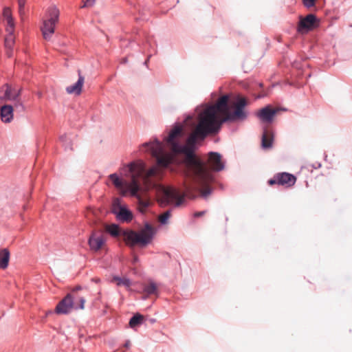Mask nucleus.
<instances>
[{"label": "nucleus", "mask_w": 352, "mask_h": 352, "mask_svg": "<svg viewBox=\"0 0 352 352\" xmlns=\"http://www.w3.org/2000/svg\"><path fill=\"white\" fill-rule=\"evenodd\" d=\"M273 138L272 133L267 129H265L262 135V147L263 148H269L272 147Z\"/></svg>", "instance_id": "a211bd4d"}, {"label": "nucleus", "mask_w": 352, "mask_h": 352, "mask_svg": "<svg viewBox=\"0 0 352 352\" xmlns=\"http://www.w3.org/2000/svg\"><path fill=\"white\" fill-rule=\"evenodd\" d=\"M305 7L309 9L316 5V0H302Z\"/></svg>", "instance_id": "c756f323"}, {"label": "nucleus", "mask_w": 352, "mask_h": 352, "mask_svg": "<svg viewBox=\"0 0 352 352\" xmlns=\"http://www.w3.org/2000/svg\"><path fill=\"white\" fill-rule=\"evenodd\" d=\"M296 177L288 173H278L274 175L273 178L268 180L267 183L270 186L278 184L287 188L291 187L295 184Z\"/></svg>", "instance_id": "1a4fd4ad"}, {"label": "nucleus", "mask_w": 352, "mask_h": 352, "mask_svg": "<svg viewBox=\"0 0 352 352\" xmlns=\"http://www.w3.org/2000/svg\"><path fill=\"white\" fill-rule=\"evenodd\" d=\"M10 252L7 249L0 250V268L6 269L9 263Z\"/></svg>", "instance_id": "6ab92c4d"}, {"label": "nucleus", "mask_w": 352, "mask_h": 352, "mask_svg": "<svg viewBox=\"0 0 352 352\" xmlns=\"http://www.w3.org/2000/svg\"><path fill=\"white\" fill-rule=\"evenodd\" d=\"M144 316L141 314H137L134 315L129 321V326L131 328H135L136 326L140 325L142 323Z\"/></svg>", "instance_id": "412c9836"}, {"label": "nucleus", "mask_w": 352, "mask_h": 352, "mask_svg": "<svg viewBox=\"0 0 352 352\" xmlns=\"http://www.w3.org/2000/svg\"><path fill=\"white\" fill-rule=\"evenodd\" d=\"M170 216H171L170 211L167 210L159 216V218H158L159 221L162 224H165L167 223V221Z\"/></svg>", "instance_id": "bb28decb"}, {"label": "nucleus", "mask_w": 352, "mask_h": 352, "mask_svg": "<svg viewBox=\"0 0 352 352\" xmlns=\"http://www.w3.org/2000/svg\"><path fill=\"white\" fill-rule=\"evenodd\" d=\"M49 19L43 21V25L41 28L43 38L48 40L54 32V28L58 21L59 10L56 8L49 9Z\"/></svg>", "instance_id": "6e6552de"}, {"label": "nucleus", "mask_w": 352, "mask_h": 352, "mask_svg": "<svg viewBox=\"0 0 352 352\" xmlns=\"http://www.w3.org/2000/svg\"><path fill=\"white\" fill-rule=\"evenodd\" d=\"M84 84V78L79 76L78 81L73 85L68 86L66 91L69 94L78 96L81 93L82 87Z\"/></svg>", "instance_id": "dca6fc26"}, {"label": "nucleus", "mask_w": 352, "mask_h": 352, "mask_svg": "<svg viewBox=\"0 0 352 352\" xmlns=\"http://www.w3.org/2000/svg\"><path fill=\"white\" fill-rule=\"evenodd\" d=\"M92 281H94V282H95V283H99V282H100V279H99V278H93V279H92Z\"/></svg>", "instance_id": "72a5a7b5"}, {"label": "nucleus", "mask_w": 352, "mask_h": 352, "mask_svg": "<svg viewBox=\"0 0 352 352\" xmlns=\"http://www.w3.org/2000/svg\"><path fill=\"white\" fill-rule=\"evenodd\" d=\"M8 56H11V54L8 52Z\"/></svg>", "instance_id": "e433bc0d"}, {"label": "nucleus", "mask_w": 352, "mask_h": 352, "mask_svg": "<svg viewBox=\"0 0 352 352\" xmlns=\"http://www.w3.org/2000/svg\"><path fill=\"white\" fill-rule=\"evenodd\" d=\"M21 94V89H16L6 84L0 89V104L6 101H14L16 109L21 108L22 111H24L25 107L20 98Z\"/></svg>", "instance_id": "423d86ee"}, {"label": "nucleus", "mask_w": 352, "mask_h": 352, "mask_svg": "<svg viewBox=\"0 0 352 352\" xmlns=\"http://www.w3.org/2000/svg\"><path fill=\"white\" fill-rule=\"evenodd\" d=\"M129 177L130 182H127L120 178L117 174L113 173L109 175V179L113 185L121 191L124 195L129 192L131 195L137 194L138 183L142 181L146 188L152 186L150 177L157 175L159 173V168L153 166L148 170H146V166L142 161L134 162L128 165Z\"/></svg>", "instance_id": "7ed1b4c3"}, {"label": "nucleus", "mask_w": 352, "mask_h": 352, "mask_svg": "<svg viewBox=\"0 0 352 352\" xmlns=\"http://www.w3.org/2000/svg\"><path fill=\"white\" fill-rule=\"evenodd\" d=\"M246 104L245 98H239L238 102L234 104L235 110L232 113L229 110L228 96H223L216 104L208 106L205 109L219 131L222 124L228 120L244 119L246 115L243 108Z\"/></svg>", "instance_id": "20e7f679"}, {"label": "nucleus", "mask_w": 352, "mask_h": 352, "mask_svg": "<svg viewBox=\"0 0 352 352\" xmlns=\"http://www.w3.org/2000/svg\"><path fill=\"white\" fill-rule=\"evenodd\" d=\"M205 168L210 173L211 179L206 182L197 180L192 175H186L189 183L186 184L185 193L181 194L179 191L173 187L159 186L157 188V201L161 206H166L169 204L179 206L185 196L190 198L195 197L198 193L201 197L207 199L212 193L211 184L213 182L212 171H220L223 169L224 164L221 160V155L217 152H210L206 162L201 160Z\"/></svg>", "instance_id": "f03ea898"}, {"label": "nucleus", "mask_w": 352, "mask_h": 352, "mask_svg": "<svg viewBox=\"0 0 352 352\" xmlns=\"http://www.w3.org/2000/svg\"><path fill=\"white\" fill-rule=\"evenodd\" d=\"M1 120L6 123H9L13 119V107L9 104L3 105L1 107Z\"/></svg>", "instance_id": "2eb2a0df"}, {"label": "nucleus", "mask_w": 352, "mask_h": 352, "mask_svg": "<svg viewBox=\"0 0 352 352\" xmlns=\"http://www.w3.org/2000/svg\"><path fill=\"white\" fill-rule=\"evenodd\" d=\"M73 308H75V303L70 300V296H66L60 300L56 307L55 312L58 314H67Z\"/></svg>", "instance_id": "f8f14e48"}, {"label": "nucleus", "mask_w": 352, "mask_h": 352, "mask_svg": "<svg viewBox=\"0 0 352 352\" xmlns=\"http://www.w3.org/2000/svg\"><path fill=\"white\" fill-rule=\"evenodd\" d=\"M206 213V210L201 211V212H196L194 213V217H201V216L204 215Z\"/></svg>", "instance_id": "7c9ffc66"}, {"label": "nucleus", "mask_w": 352, "mask_h": 352, "mask_svg": "<svg viewBox=\"0 0 352 352\" xmlns=\"http://www.w3.org/2000/svg\"><path fill=\"white\" fill-rule=\"evenodd\" d=\"M155 166H157L159 168V173L157 175L152 176L150 177V181L152 182V186L148 188H146L144 184L142 182L143 187L142 188L140 186V181L138 183L137 194L135 195H132L133 197H135L137 198L138 208L142 213L146 212V209L151 204L150 199L144 194L147 190H148L149 189L155 186V182L153 181V178L160 177L162 173V168L158 166V165H156Z\"/></svg>", "instance_id": "0eeeda50"}, {"label": "nucleus", "mask_w": 352, "mask_h": 352, "mask_svg": "<svg viewBox=\"0 0 352 352\" xmlns=\"http://www.w3.org/2000/svg\"><path fill=\"white\" fill-rule=\"evenodd\" d=\"M130 344H131L130 341H126V343L124 344V346L126 348H128V347H129Z\"/></svg>", "instance_id": "473e14b6"}, {"label": "nucleus", "mask_w": 352, "mask_h": 352, "mask_svg": "<svg viewBox=\"0 0 352 352\" xmlns=\"http://www.w3.org/2000/svg\"><path fill=\"white\" fill-rule=\"evenodd\" d=\"M60 142L65 146V149H72V141L68 136L65 135L60 136Z\"/></svg>", "instance_id": "a878e982"}, {"label": "nucleus", "mask_w": 352, "mask_h": 352, "mask_svg": "<svg viewBox=\"0 0 352 352\" xmlns=\"http://www.w3.org/2000/svg\"><path fill=\"white\" fill-rule=\"evenodd\" d=\"M107 231L113 236H118L121 234L120 228L115 224L107 226Z\"/></svg>", "instance_id": "b1692460"}, {"label": "nucleus", "mask_w": 352, "mask_h": 352, "mask_svg": "<svg viewBox=\"0 0 352 352\" xmlns=\"http://www.w3.org/2000/svg\"><path fill=\"white\" fill-rule=\"evenodd\" d=\"M219 131L204 109L199 115V122L184 144L185 131L182 125H175L165 139V144L155 140L141 146V151L149 152L156 159L157 165L162 168H166L173 160L174 155L184 154L186 175H192L201 182L211 179L210 173L205 168L201 160L194 153V147L197 139L204 140L208 134Z\"/></svg>", "instance_id": "f257e3e1"}, {"label": "nucleus", "mask_w": 352, "mask_h": 352, "mask_svg": "<svg viewBox=\"0 0 352 352\" xmlns=\"http://www.w3.org/2000/svg\"><path fill=\"white\" fill-rule=\"evenodd\" d=\"M3 14L7 23L6 32H13L14 30V23L12 17L11 10L9 8H5Z\"/></svg>", "instance_id": "f3484780"}, {"label": "nucleus", "mask_w": 352, "mask_h": 352, "mask_svg": "<svg viewBox=\"0 0 352 352\" xmlns=\"http://www.w3.org/2000/svg\"><path fill=\"white\" fill-rule=\"evenodd\" d=\"M143 291L147 295L155 294L157 291V287L155 283L150 282L148 284L144 286Z\"/></svg>", "instance_id": "4be33fe9"}, {"label": "nucleus", "mask_w": 352, "mask_h": 352, "mask_svg": "<svg viewBox=\"0 0 352 352\" xmlns=\"http://www.w3.org/2000/svg\"><path fill=\"white\" fill-rule=\"evenodd\" d=\"M8 35L5 38V46L7 49H11L14 43L13 32H8Z\"/></svg>", "instance_id": "393cba45"}, {"label": "nucleus", "mask_w": 352, "mask_h": 352, "mask_svg": "<svg viewBox=\"0 0 352 352\" xmlns=\"http://www.w3.org/2000/svg\"><path fill=\"white\" fill-rule=\"evenodd\" d=\"M277 111L278 109H272L270 106H267L261 109L256 115L261 121L264 122H271Z\"/></svg>", "instance_id": "ddd939ff"}, {"label": "nucleus", "mask_w": 352, "mask_h": 352, "mask_svg": "<svg viewBox=\"0 0 352 352\" xmlns=\"http://www.w3.org/2000/svg\"><path fill=\"white\" fill-rule=\"evenodd\" d=\"M26 0H18L19 4V12L20 15L24 14L25 13V4Z\"/></svg>", "instance_id": "c85d7f7f"}, {"label": "nucleus", "mask_w": 352, "mask_h": 352, "mask_svg": "<svg viewBox=\"0 0 352 352\" xmlns=\"http://www.w3.org/2000/svg\"><path fill=\"white\" fill-rule=\"evenodd\" d=\"M96 0H89V6L93 5L95 3Z\"/></svg>", "instance_id": "f704fd0d"}, {"label": "nucleus", "mask_w": 352, "mask_h": 352, "mask_svg": "<svg viewBox=\"0 0 352 352\" xmlns=\"http://www.w3.org/2000/svg\"><path fill=\"white\" fill-rule=\"evenodd\" d=\"M86 292V288L82 289L80 286H76L67 294L70 296V300L75 303V309H85Z\"/></svg>", "instance_id": "9d476101"}, {"label": "nucleus", "mask_w": 352, "mask_h": 352, "mask_svg": "<svg viewBox=\"0 0 352 352\" xmlns=\"http://www.w3.org/2000/svg\"><path fill=\"white\" fill-rule=\"evenodd\" d=\"M124 208V207H123L122 206V200H121V199H120L118 197H116V198H114L113 199V201H112V212L114 214H116L118 212V211H120V210H122Z\"/></svg>", "instance_id": "5701e85b"}, {"label": "nucleus", "mask_w": 352, "mask_h": 352, "mask_svg": "<svg viewBox=\"0 0 352 352\" xmlns=\"http://www.w3.org/2000/svg\"><path fill=\"white\" fill-rule=\"evenodd\" d=\"M316 23V17L313 14H309L305 17L300 16L297 32L301 34H306L314 28Z\"/></svg>", "instance_id": "9b49d317"}, {"label": "nucleus", "mask_w": 352, "mask_h": 352, "mask_svg": "<svg viewBox=\"0 0 352 352\" xmlns=\"http://www.w3.org/2000/svg\"><path fill=\"white\" fill-rule=\"evenodd\" d=\"M114 280L117 282V284L118 285H123L128 287H130V285H131V281L128 278H121L116 277L114 278Z\"/></svg>", "instance_id": "cd10ccee"}, {"label": "nucleus", "mask_w": 352, "mask_h": 352, "mask_svg": "<svg viewBox=\"0 0 352 352\" xmlns=\"http://www.w3.org/2000/svg\"><path fill=\"white\" fill-rule=\"evenodd\" d=\"M117 218L122 221L129 222L132 220L133 214L126 208H122L116 214Z\"/></svg>", "instance_id": "aec40b11"}, {"label": "nucleus", "mask_w": 352, "mask_h": 352, "mask_svg": "<svg viewBox=\"0 0 352 352\" xmlns=\"http://www.w3.org/2000/svg\"><path fill=\"white\" fill-rule=\"evenodd\" d=\"M105 241L106 240L102 235L89 237V248L94 252L104 250L106 246Z\"/></svg>", "instance_id": "4468645a"}, {"label": "nucleus", "mask_w": 352, "mask_h": 352, "mask_svg": "<svg viewBox=\"0 0 352 352\" xmlns=\"http://www.w3.org/2000/svg\"><path fill=\"white\" fill-rule=\"evenodd\" d=\"M123 239L126 244L130 247L136 245L145 246L150 243L154 234V228L146 223L140 232L127 230L122 232Z\"/></svg>", "instance_id": "39448f33"}, {"label": "nucleus", "mask_w": 352, "mask_h": 352, "mask_svg": "<svg viewBox=\"0 0 352 352\" xmlns=\"http://www.w3.org/2000/svg\"><path fill=\"white\" fill-rule=\"evenodd\" d=\"M87 1H88V0H83V1H82L83 3L80 6V8H85L87 6Z\"/></svg>", "instance_id": "2f4dec72"}, {"label": "nucleus", "mask_w": 352, "mask_h": 352, "mask_svg": "<svg viewBox=\"0 0 352 352\" xmlns=\"http://www.w3.org/2000/svg\"><path fill=\"white\" fill-rule=\"evenodd\" d=\"M137 260H138L137 257H136V256H135V257H134V258H133V262H136V261H137Z\"/></svg>", "instance_id": "c9c22d12"}]
</instances>
